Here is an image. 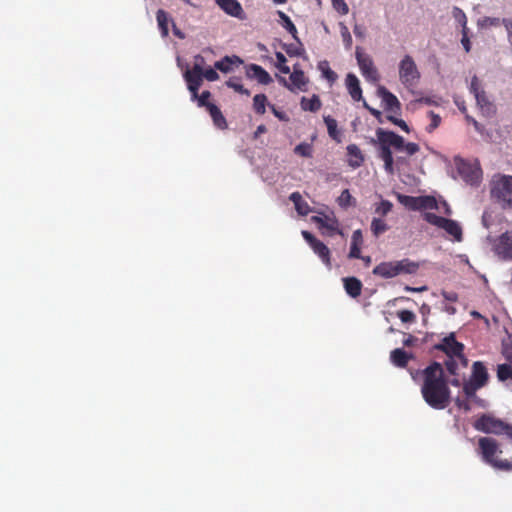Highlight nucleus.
<instances>
[{"mask_svg": "<svg viewBox=\"0 0 512 512\" xmlns=\"http://www.w3.org/2000/svg\"><path fill=\"white\" fill-rule=\"evenodd\" d=\"M314 221L323 228H326L330 231H336L337 230V221L333 219H323L321 217H314Z\"/></svg>", "mask_w": 512, "mask_h": 512, "instance_id": "ea45409f", "label": "nucleus"}, {"mask_svg": "<svg viewBox=\"0 0 512 512\" xmlns=\"http://www.w3.org/2000/svg\"><path fill=\"white\" fill-rule=\"evenodd\" d=\"M352 200H354V199H353L352 195L350 194L349 190L345 189L342 191L341 195L339 196L338 203L341 207L346 208V207L352 205Z\"/></svg>", "mask_w": 512, "mask_h": 512, "instance_id": "de8ad7c7", "label": "nucleus"}, {"mask_svg": "<svg viewBox=\"0 0 512 512\" xmlns=\"http://www.w3.org/2000/svg\"><path fill=\"white\" fill-rule=\"evenodd\" d=\"M353 32H354V35L359 39H364L366 36V28L360 24L354 25Z\"/></svg>", "mask_w": 512, "mask_h": 512, "instance_id": "680f3d73", "label": "nucleus"}, {"mask_svg": "<svg viewBox=\"0 0 512 512\" xmlns=\"http://www.w3.org/2000/svg\"><path fill=\"white\" fill-rule=\"evenodd\" d=\"M470 91L475 95L483 91L480 87V82L477 76H473L470 84Z\"/></svg>", "mask_w": 512, "mask_h": 512, "instance_id": "052dcab7", "label": "nucleus"}, {"mask_svg": "<svg viewBox=\"0 0 512 512\" xmlns=\"http://www.w3.org/2000/svg\"><path fill=\"white\" fill-rule=\"evenodd\" d=\"M459 363L461 364L460 360L457 359V357H447V360L445 361V366H446V369L447 371L449 372V374L453 375V376H457L458 375V366H459Z\"/></svg>", "mask_w": 512, "mask_h": 512, "instance_id": "a19ab883", "label": "nucleus"}, {"mask_svg": "<svg viewBox=\"0 0 512 512\" xmlns=\"http://www.w3.org/2000/svg\"><path fill=\"white\" fill-rule=\"evenodd\" d=\"M420 147L417 143L408 142L405 143L404 150L408 155L412 156L419 151Z\"/></svg>", "mask_w": 512, "mask_h": 512, "instance_id": "13d9d810", "label": "nucleus"}, {"mask_svg": "<svg viewBox=\"0 0 512 512\" xmlns=\"http://www.w3.org/2000/svg\"><path fill=\"white\" fill-rule=\"evenodd\" d=\"M243 61L236 55L233 56H225L219 61H216L214 64L215 69L220 70L223 73H228L232 70L233 65H240Z\"/></svg>", "mask_w": 512, "mask_h": 512, "instance_id": "393cba45", "label": "nucleus"}, {"mask_svg": "<svg viewBox=\"0 0 512 512\" xmlns=\"http://www.w3.org/2000/svg\"><path fill=\"white\" fill-rule=\"evenodd\" d=\"M345 82H346V87H347V90H348L351 98L354 101L362 100V89H361L360 82H359L358 78L356 77V75H354L353 73H349L346 76Z\"/></svg>", "mask_w": 512, "mask_h": 512, "instance_id": "412c9836", "label": "nucleus"}, {"mask_svg": "<svg viewBox=\"0 0 512 512\" xmlns=\"http://www.w3.org/2000/svg\"><path fill=\"white\" fill-rule=\"evenodd\" d=\"M355 55L362 75L368 81H377L379 74L376 67L374 66L372 58L368 54H365L360 47L356 48Z\"/></svg>", "mask_w": 512, "mask_h": 512, "instance_id": "9b49d317", "label": "nucleus"}, {"mask_svg": "<svg viewBox=\"0 0 512 512\" xmlns=\"http://www.w3.org/2000/svg\"><path fill=\"white\" fill-rule=\"evenodd\" d=\"M423 218L426 222L443 229L447 234L453 237L456 242H461L463 239V232L460 224L452 219L444 218L432 212H425Z\"/></svg>", "mask_w": 512, "mask_h": 512, "instance_id": "0eeeda50", "label": "nucleus"}, {"mask_svg": "<svg viewBox=\"0 0 512 512\" xmlns=\"http://www.w3.org/2000/svg\"><path fill=\"white\" fill-rule=\"evenodd\" d=\"M285 51L290 56H299L301 54L300 50L293 45L285 46Z\"/></svg>", "mask_w": 512, "mask_h": 512, "instance_id": "0e129e2a", "label": "nucleus"}, {"mask_svg": "<svg viewBox=\"0 0 512 512\" xmlns=\"http://www.w3.org/2000/svg\"><path fill=\"white\" fill-rule=\"evenodd\" d=\"M390 359L395 366L405 368L408 365V362L413 359V355L401 348H397L391 352Z\"/></svg>", "mask_w": 512, "mask_h": 512, "instance_id": "b1692460", "label": "nucleus"}, {"mask_svg": "<svg viewBox=\"0 0 512 512\" xmlns=\"http://www.w3.org/2000/svg\"><path fill=\"white\" fill-rule=\"evenodd\" d=\"M267 131V128L265 125H259L254 132V138L257 139L261 134L265 133Z\"/></svg>", "mask_w": 512, "mask_h": 512, "instance_id": "774afa93", "label": "nucleus"}, {"mask_svg": "<svg viewBox=\"0 0 512 512\" xmlns=\"http://www.w3.org/2000/svg\"><path fill=\"white\" fill-rule=\"evenodd\" d=\"M363 243V237L361 230H355L352 234L351 245L361 246Z\"/></svg>", "mask_w": 512, "mask_h": 512, "instance_id": "bf43d9fd", "label": "nucleus"}, {"mask_svg": "<svg viewBox=\"0 0 512 512\" xmlns=\"http://www.w3.org/2000/svg\"><path fill=\"white\" fill-rule=\"evenodd\" d=\"M207 111L209 112L213 123L216 127L220 129H226L227 128V121L225 117L223 116L221 110L215 105V104H209L207 105Z\"/></svg>", "mask_w": 512, "mask_h": 512, "instance_id": "a878e982", "label": "nucleus"}, {"mask_svg": "<svg viewBox=\"0 0 512 512\" xmlns=\"http://www.w3.org/2000/svg\"><path fill=\"white\" fill-rule=\"evenodd\" d=\"M333 8L341 15H346L349 12V7L345 0H332Z\"/></svg>", "mask_w": 512, "mask_h": 512, "instance_id": "3c124183", "label": "nucleus"}, {"mask_svg": "<svg viewBox=\"0 0 512 512\" xmlns=\"http://www.w3.org/2000/svg\"><path fill=\"white\" fill-rule=\"evenodd\" d=\"M156 20L162 37H167L169 35L168 23L173 20L169 18L168 13L163 9H159L156 12Z\"/></svg>", "mask_w": 512, "mask_h": 512, "instance_id": "c85d7f7f", "label": "nucleus"}, {"mask_svg": "<svg viewBox=\"0 0 512 512\" xmlns=\"http://www.w3.org/2000/svg\"><path fill=\"white\" fill-rule=\"evenodd\" d=\"M348 165L353 168H359L364 162V155L356 144L347 146Z\"/></svg>", "mask_w": 512, "mask_h": 512, "instance_id": "4be33fe9", "label": "nucleus"}, {"mask_svg": "<svg viewBox=\"0 0 512 512\" xmlns=\"http://www.w3.org/2000/svg\"><path fill=\"white\" fill-rule=\"evenodd\" d=\"M453 15H454L455 19H457L458 22L463 26V30H465L466 24H467V18H466L465 13L460 8L454 7Z\"/></svg>", "mask_w": 512, "mask_h": 512, "instance_id": "864d4df0", "label": "nucleus"}, {"mask_svg": "<svg viewBox=\"0 0 512 512\" xmlns=\"http://www.w3.org/2000/svg\"><path fill=\"white\" fill-rule=\"evenodd\" d=\"M318 69L321 71L322 76L329 81L334 83L337 80V74L330 68L328 61L324 60L319 62Z\"/></svg>", "mask_w": 512, "mask_h": 512, "instance_id": "7c9ffc66", "label": "nucleus"}, {"mask_svg": "<svg viewBox=\"0 0 512 512\" xmlns=\"http://www.w3.org/2000/svg\"><path fill=\"white\" fill-rule=\"evenodd\" d=\"M378 142H383L397 151H403L405 146L404 138L393 131H386L378 128L376 131Z\"/></svg>", "mask_w": 512, "mask_h": 512, "instance_id": "4468645a", "label": "nucleus"}, {"mask_svg": "<svg viewBox=\"0 0 512 512\" xmlns=\"http://www.w3.org/2000/svg\"><path fill=\"white\" fill-rule=\"evenodd\" d=\"M502 24V20L496 17H483L478 20V26L481 28L497 27Z\"/></svg>", "mask_w": 512, "mask_h": 512, "instance_id": "4c0bfd02", "label": "nucleus"}, {"mask_svg": "<svg viewBox=\"0 0 512 512\" xmlns=\"http://www.w3.org/2000/svg\"><path fill=\"white\" fill-rule=\"evenodd\" d=\"M493 251L501 260H512V233L504 232L493 243Z\"/></svg>", "mask_w": 512, "mask_h": 512, "instance_id": "f8f14e48", "label": "nucleus"}, {"mask_svg": "<svg viewBox=\"0 0 512 512\" xmlns=\"http://www.w3.org/2000/svg\"><path fill=\"white\" fill-rule=\"evenodd\" d=\"M388 228L389 227L384 220L379 218H373L371 222V231L375 237H378L379 235L386 232Z\"/></svg>", "mask_w": 512, "mask_h": 512, "instance_id": "f704fd0d", "label": "nucleus"}, {"mask_svg": "<svg viewBox=\"0 0 512 512\" xmlns=\"http://www.w3.org/2000/svg\"><path fill=\"white\" fill-rule=\"evenodd\" d=\"M340 33L345 48L350 49L352 46V36L350 34L348 27L343 23H340Z\"/></svg>", "mask_w": 512, "mask_h": 512, "instance_id": "79ce46f5", "label": "nucleus"}, {"mask_svg": "<svg viewBox=\"0 0 512 512\" xmlns=\"http://www.w3.org/2000/svg\"><path fill=\"white\" fill-rule=\"evenodd\" d=\"M393 204L388 200H382L375 208V213L386 216L392 210Z\"/></svg>", "mask_w": 512, "mask_h": 512, "instance_id": "c03bdc74", "label": "nucleus"}, {"mask_svg": "<svg viewBox=\"0 0 512 512\" xmlns=\"http://www.w3.org/2000/svg\"><path fill=\"white\" fill-rule=\"evenodd\" d=\"M323 119L327 127L328 135L337 143H340L341 132L338 130L337 121L331 116H324Z\"/></svg>", "mask_w": 512, "mask_h": 512, "instance_id": "c756f323", "label": "nucleus"}, {"mask_svg": "<svg viewBox=\"0 0 512 512\" xmlns=\"http://www.w3.org/2000/svg\"><path fill=\"white\" fill-rule=\"evenodd\" d=\"M433 348L444 352L449 358L457 357L461 362V366L463 368L467 367L468 360L463 353L464 345L456 340L454 333H450L448 336L444 337L441 342L435 344Z\"/></svg>", "mask_w": 512, "mask_h": 512, "instance_id": "6e6552de", "label": "nucleus"}, {"mask_svg": "<svg viewBox=\"0 0 512 512\" xmlns=\"http://www.w3.org/2000/svg\"><path fill=\"white\" fill-rule=\"evenodd\" d=\"M419 265L409 259L399 261L381 262L373 269V274L384 279L393 278L400 274H414Z\"/></svg>", "mask_w": 512, "mask_h": 512, "instance_id": "20e7f679", "label": "nucleus"}, {"mask_svg": "<svg viewBox=\"0 0 512 512\" xmlns=\"http://www.w3.org/2000/svg\"><path fill=\"white\" fill-rule=\"evenodd\" d=\"M479 389H481V387L470 380L463 384V392L465 393L467 398L474 397L476 394V391Z\"/></svg>", "mask_w": 512, "mask_h": 512, "instance_id": "a18cd8bd", "label": "nucleus"}, {"mask_svg": "<svg viewBox=\"0 0 512 512\" xmlns=\"http://www.w3.org/2000/svg\"><path fill=\"white\" fill-rule=\"evenodd\" d=\"M461 43H462L465 51L468 53L471 50V43H470L469 38L466 35L465 30H463V38L461 40Z\"/></svg>", "mask_w": 512, "mask_h": 512, "instance_id": "69168bd1", "label": "nucleus"}, {"mask_svg": "<svg viewBox=\"0 0 512 512\" xmlns=\"http://www.w3.org/2000/svg\"><path fill=\"white\" fill-rule=\"evenodd\" d=\"M275 56L277 59V63H276L277 69L283 74H289L290 68H289V66L286 65L287 59H286L285 55L281 52H276Z\"/></svg>", "mask_w": 512, "mask_h": 512, "instance_id": "58836bf2", "label": "nucleus"}, {"mask_svg": "<svg viewBox=\"0 0 512 512\" xmlns=\"http://www.w3.org/2000/svg\"><path fill=\"white\" fill-rule=\"evenodd\" d=\"M377 96L381 98L386 111L393 113L400 112L401 104L398 98L384 86H379L377 88Z\"/></svg>", "mask_w": 512, "mask_h": 512, "instance_id": "2eb2a0df", "label": "nucleus"}, {"mask_svg": "<svg viewBox=\"0 0 512 512\" xmlns=\"http://www.w3.org/2000/svg\"><path fill=\"white\" fill-rule=\"evenodd\" d=\"M344 289L346 293L352 297L357 298L361 295L363 284L356 277L343 278Z\"/></svg>", "mask_w": 512, "mask_h": 512, "instance_id": "5701e85b", "label": "nucleus"}, {"mask_svg": "<svg viewBox=\"0 0 512 512\" xmlns=\"http://www.w3.org/2000/svg\"><path fill=\"white\" fill-rule=\"evenodd\" d=\"M203 78H205L208 81H216L219 79V75L216 72L215 67H208L203 70Z\"/></svg>", "mask_w": 512, "mask_h": 512, "instance_id": "5fc2aeb1", "label": "nucleus"}, {"mask_svg": "<svg viewBox=\"0 0 512 512\" xmlns=\"http://www.w3.org/2000/svg\"><path fill=\"white\" fill-rule=\"evenodd\" d=\"M361 246L351 245L350 252H349V258L352 259H360L361 258Z\"/></svg>", "mask_w": 512, "mask_h": 512, "instance_id": "e2e57ef3", "label": "nucleus"}, {"mask_svg": "<svg viewBox=\"0 0 512 512\" xmlns=\"http://www.w3.org/2000/svg\"><path fill=\"white\" fill-rule=\"evenodd\" d=\"M206 61L205 58L202 55H196L194 57V63L192 67V71H195L196 73H203V70L205 69Z\"/></svg>", "mask_w": 512, "mask_h": 512, "instance_id": "8fccbe9b", "label": "nucleus"}, {"mask_svg": "<svg viewBox=\"0 0 512 512\" xmlns=\"http://www.w3.org/2000/svg\"><path fill=\"white\" fill-rule=\"evenodd\" d=\"M473 427L480 432L486 434L502 435L505 434L512 439V424L507 423L490 414H482L473 423Z\"/></svg>", "mask_w": 512, "mask_h": 512, "instance_id": "39448f33", "label": "nucleus"}, {"mask_svg": "<svg viewBox=\"0 0 512 512\" xmlns=\"http://www.w3.org/2000/svg\"><path fill=\"white\" fill-rule=\"evenodd\" d=\"M399 80L407 89L415 88L420 81L421 73L410 55H405L399 62Z\"/></svg>", "mask_w": 512, "mask_h": 512, "instance_id": "423d86ee", "label": "nucleus"}, {"mask_svg": "<svg viewBox=\"0 0 512 512\" xmlns=\"http://www.w3.org/2000/svg\"><path fill=\"white\" fill-rule=\"evenodd\" d=\"M477 453L481 456L482 460L500 471H512V460L498 459L497 455L502 453L499 443L492 437H480L478 440Z\"/></svg>", "mask_w": 512, "mask_h": 512, "instance_id": "f03ea898", "label": "nucleus"}, {"mask_svg": "<svg viewBox=\"0 0 512 512\" xmlns=\"http://www.w3.org/2000/svg\"><path fill=\"white\" fill-rule=\"evenodd\" d=\"M497 377L499 381L512 380V366L510 364H500L497 367Z\"/></svg>", "mask_w": 512, "mask_h": 512, "instance_id": "c9c22d12", "label": "nucleus"}, {"mask_svg": "<svg viewBox=\"0 0 512 512\" xmlns=\"http://www.w3.org/2000/svg\"><path fill=\"white\" fill-rule=\"evenodd\" d=\"M267 97L265 94H256L253 98V108L257 114L263 115L266 111Z\"/></svg>", "mask_w": 512, "mask_h": 512, "instance_id": "72a5a7b5", "label": "nucleus"}, {"mask_svg": "<svg viewBox=\"0 0 512 512\" xmlns=\"http://www.w3.org/2000/svg\"><path fill=\"white\" fill-rule=\"evenodd\" d=\"M246 76L250 79H256L263 85H268L273 82L270 74L262 66L257 64H249L246 66Z\"/></svg>", "mask_w": 512, "mask_h": 512, "instance_id": "dca6fc26", "label": "nucleus"}, {"mask_svg": "<svg viewBox=\"0 0 512 512\" xmlns=\"http://www.w3.org/2000/svg\"><path fill=\"white\" fill-rule=\"evenodd\" d=\"M217 5L228 15L239 19L244 18V11L237 0H216Z\"/></svg>", "mask_w": 512, "mask_h": 512, "instance_id": "a211bd4d", "label": "nucleus"}, {"mask_svg": "<svg viewBox=\"0 0 512 512\" xmlns=\"http://www.w3.org/2000/svg\"><path fill=\"white\" fill-rule=\"evenodd\" d=\"M183 76L187 83V87L191 92V97L196 98L197 92L199 91V88L202 85L203 73H196L195 71L188 69L185 71Z\"/></svg>", "mask_w": 512, "mask_h": 512, "instance_id": "6ab92c4d", "label": "nucleus"}, {"mask_svg": "<svg viewBox=\"0 0 512 512\" xmlns=\"http://www.w3.org/2000/svg\"><path fill=\"white\" fill-rule=\"evenodd\" d=\"M268 106H269L271 112L274 114V116L277 117L280 121H288L289 120L287 114L285 112L277 109L275 105L269 104Z\"/></svg>", "mask_w": 512, "mask_h": 512, "instance_id": "6e6d98bb", "label": "nucleus"}, {"mask_svg": "<svg viewBox=\"0 0 512 512\" xmlns=\"http://www.w3.org/2000/svg\"><path fill=\"white\" fill-rule=\"evenodd\" d=\"M398 201L407 209L412 211L439 209L437 200L433 196H408L397 195Z\"/></svg>", "mask_w": 512, "mask_h": 512, "instance_id": "1a4fd4ad", "label": "nucleus"}, {"mask_svg": "<svg viewBox=\"0 0 512 512\" xmlns=\"http://www.w3.org/2000/svg\"><path fill=\"white\" fill-rule=\"evenodd\" d=\"M488 379L489 374L485 365L481 361L474 362L472 365V374L469 380L482 388L487 384Z\"/></svg>", "mask_w": 512, "mask_h": 512, "instance_id": "f3484780", "label": "nucleus"}, {"mask_svg": "<svg viewBox=\"0 0 512 512\" xmlns=\"http://www.w3.org/2000/svg\"><path fill=\"white\" fill-rule=\"evenodd\" d=\"M443 296L446 300L451 302H456L458 299V296L455 292H444Z\"/></svg>", "mask_w": 512, "mask_h": 512, "instance_id": "338daca9", "label": "nucleus"}, {"mask_svg": "<svg viewBox=\"0 0 512 512\" xmlns=\"http://www.w3.org/2000/svg\"><path fill=\"white\" fill-rule=\"evenodd\" d=\"M421 394L433 409L442 410L449 405L451 391L439 362L434 361L423 370Z\"/></svg>", "mask_w": 512, "mask_h": 512, "instance_id": "f257e3e1", "label": "nucleus"}, {"mask_svg": "<svg viewBox=\"0 0 512 512\" xmlns=\"http://www.w3.org/2000/svg\"><path fill=\"white\" fill-rule=\"evenodd\" d=\"M387 119L392 122L393 124L399 126L403 131L409 132V127L406 124V122L402 119L396 118L394 116H387Z\"/></svg>", "mask_w": 512, "mask_h": 512, "instance_id": "4d7b16f0", "label": "nucleus"}, {"mask_svg": "<svg viewBox=\"0 0 512 512\" xmlns=\"http://www.w3.org/2000/svg\"><path fill=\"white\" fill-rule=\"evenodd\" d=\"M300 105L304 111L317 112L321 109L322 102L319 96L314 94L311 98L302 97Z\"/></svg>", "mask_w": 512, "mask_h": 512, "instance_id": "cd10ccee", "label": "nucleus"}, {"mask_svg": "<svg viewBox=\"0 0 512 512\" xmlns=\"http://www.w3.org/2000/svg\"><path fill=\"white\" fill-rule=\"evenodd\" d=\"M397 316L403 323H413L416 320V315L410 310H400Z\"/></svg>", "mask_w": 512, "mask_h": 512, "instance_id": "09e8293b", "label": "nucleus"}, {"mask_svg": "<svg viewBox=\"0 0 512 512\" xmlns=\"http://www.w3.org/2000/svg\"><path fill=\"white\" fill-rule=\"evenodd\" d=\"M379 143V157L384 162V169L388 174L394 173V159L391 151V146L383 142Z\"/></svg>", "mask_w": 512, "mask_h": 512, "instance_id": "aec40b11", "label": "nucleus"}, {"mask_svg": "<svg viewBox=\"0 0 512 512\" xmlns=\"http://www.w3.org/2000/svg\"><path fill=\"white\" fill-rule=\"evenodd\" d=\"M290 82H288L284 77H279V82L286 87L291 92L299 91H307V85L309 83V79L305 76L303 70L300 69L299 65H294L293 71H290Z\"/></svg>", "mask_w": 512, "mask_h": 512, "instance_id": "9d476101", "label": "nucleus"}, {"mask_svg": "<svg viewBox=\"0 0 512 512\" xmlns=\"http://www.w3.org/2000/svg\"><path fill=\"white\" fill-rule=\"evenodd\" d=\"M289 199L294 203L295 209L299 215L307 216L310 213V207L308 203L303 200L299 192L291 193Z\"/></svg>", "mask_w": 512, "mask_h": 512, "instance_id": "bb28decb", "label": "nucleus"}, {"mask_svg": "<svg viewBox=\"0 0 512 512\" xmlns=\"http://www.w3.org/2000/svg\"><path fill=\"white\" fill-rule=\"evenodd\" d=\"M294 152L302 157H311L312 146L308 143H300L295 147Z\"/></svg>", "mask_w": 512, "mask_h": 512, "instance_id": "37998d69", "label": "nucleus"}, {"mask_svg": "<svg viewBox=\"0 0 512 512\" xmlns=\"http://www.w3.org/2000/svg\"><path fill=\"white\" fill-rule=\"evenodd\" d=\"M278 16L283 21V27L292 35V37L299 42V38L297 36V29L294 23L291 21L289 16H287L284 12L278 11Z\"/></svg>", "mask_w": 512, "mask_h": 512, "instance_id": "2f4dec72", "label": "nucleus"}, {"mask_svg": "<svg viewBox=\"0 0 512 512\" xmlns=\"http://www.w3.org/2000/svg\"><path fill=\"white\" fill-rule=\"evenodd\" d=\"M474 97L483 112L490 113L493 110V104L488 100L484 90L475 94Z\"/></svg>", "mask_w": 512, "mask_h": 512, "instance_id": "473e14b6", "label": "nucleus"}, {"mask_svg": "<svg viewBox=\"0 0 512 512\" xmlns=\"http://www.w3.org/2000/svg\"><path fill=\"white\" fill-rule=\"evenodd\" d=\"M210 97L211 93L209 91H203L201 95L197 94V97L192 99L197 100L198 106L205 107L207 109V105L212 104L208 101Z\"/></svg>", "mask_w": 512, "mask_h": 512, "instance_id": "603ef678", "label": "nucleus"}, {"mask_svg": "<svg viewBox=\"0 0 512 512\" xmlns=\"http://www.w3.org/2000/svg\"><path fill=\"white\" fill-rule=\"evenodd\" d=\"M302 236L309 243L314 253L317 254L322 262L330 268L331 257L329 248L308 231H302Z\"/></svg>", "mask_w": 512, "mask_h": 512, "instance_id": "ddd939ff", "label": "nucleus"}, {"mask_svg": "<svg viewBox=\"0 0 512 512\" xmlns=\"http://www.w3.org/2000/svg\"><path fill=\"white\" fill-rule=\"evenodd\" d=\"M428 116L431 119V123L426 128V131L428 133H432L436 128L439 127V125L441 123V117L438 114L434 113L433 111H429Z\"/></svg>", "mask_w": 512, "mask_h": 512, "instance_id": "49530a36", "label": "nucleus"}, {"mask_svg": "<svg viewBox=\"0 0 512 512\" xmlns=\"http://www.w3.org/2000/svg\"><path fill=\"white\" fill-rule=\"evenodd\" d=\"M490 195L503 210L512 208V176L497 174L490 181Z\"/></svg>", "mask_w": 512, "mask_h": 512, "instance_id": "7ed1b4c3", "label": "nucleus"}, {"mask_svg": "<svg viewBox=\"0 0 512 512\" xmlns=\"http://www.w3.org/2000/svg\"><path fill=\"white\" fill-rule=\"evenodd\" d=\"M226 85L229 88H232L235 92H238L240 94L247 95V96L250 95V91L248 89L244 88V86L239 82L238 79L231 78L226 82Z\"/></svg>", "mask_w": 512, "mask_h": 512, "instance_id": "e433bc0d", "label": "nucleus"}]
</instances>
